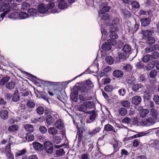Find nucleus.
I'll list each match as a JSON object with an SVG mask.
<instances>
[{
    "label": "nucleus",
    "mask_w": 159,
    "mask_h": 159,
    "mask_svg": "<svg viewBox=\"0 0 159 159\" xmlns=\"http://www.w3.org/2000/svg\"><path fill=\"white\" fill-rule=\"evenodd\" d=\"M153 32L148 30H143L142 31L143 38L144 39H147L152 35Z\"/></svg>",
    "instance_id": "nucleus-11"
},
{
    "label": "nucleus",
    "mask_w": 159,
    "mask_h": 159,
    "mask_svg": "<svg viewBox=\"0 0 159 159\" xmlns=\"http://www.w3.org/2000/svg\"><path fill=\"white\" fill-rule=\"evenodd\" d=\"M132 68V66L130 64H128L123 67L122 70L128 72L131 71Z\"/></svg>",
    "instance_id": "nucleus-38"
},
{
    "label": "nucleus",
    "mask_w": 159,
    "mask_h": 159,
    "mask_svg": "<svg viewBox=\"0 0 159 159\" xmlns=\"http://www.w3.org/2000/svg\"><path fill=\"white\" fill-rule=\"evenodd\" d=\"M19 19H25L28 18L29 17V15L28 13L24 12H21L19 14Z\"/></svg>",
    "instance_id": "nucleus-24"
},
{
    "label": "nucleus",
    "mask_w": 159,
    "mask_h": 159,
    "mask_svg": "<svg viewBox=\"0 0 159 159\" xmlns=\"http://www.w3.org/2000/svg\"><path fill=\"white\" fill-rule=\"evenodd\" d=\"M8 140H9V143H8L9 144H10L11 145V144L15 142V138L10 135L8 136Z\"/></svg>",
    "instance_id": "nucleus-63"
},
{
    "label": "nucleus",
    "mask_w": 159,
    "mask_h": 159,
    "mask_svg": "<svg viewBox=\"0 0 159 159\" xmlns=\"http://www.w3.org/2000/svg\"><path fill=\"white\" fill-rule=\"evenodd\" d=\"M149 112V111L148 109H142L140 110L139 112L140 116L141 117L143 118L148 114Z\"/></svg>",
    "instance_id": "nucleus-27"
},
{
    "label": "nucleus",
    "mask_w": 159,
    "mask_h": 159,
    "mask_svg": "<svg viewBox=\"0 0 159 159\" xmlns=\"http://www.w3.org/2000/svg\"><path fill=\"white\" fill-rule=\"evenodd\" d=\"M26 105L28 107L30 108L34 107L35 106L34 102L31 101V100L27 102Z\"/></svg>",
    "instance_id": "nucleus-56"
},
{
    "label": "nucleus",
    "mask_w": 159,
    "mask_h": 159,
    "mask_svg": "<svg viewBox=\"0 0 159 159\" xmlns=\"http://www.w3.org/2000/svg\"><path fill=\"white\" fill-rule=\"evenodd\" d=\"M142 98L138 96H136L134 97L132 100V102L133 104L135 105H138L141 102Z\"/></svg>",
    "instance_id": "nucleus-13"
},
{
    "label": "nucleus",
    "mask_w": 159,
    "mask_h": 159,
    "mask_svg": "<svg viewBox=\"0 0 159 159\" xmlns=\"http://www.w3.org/2000/svg\"><path fill=\"white\" fill-rule=\"evenodd\" d=\"M101 129L99 127H97L93 129L92 131L89 132V133L90 135H92L99 132L100 130Z\"/></svg>",
    "instance_id": "nucleus-51"
},
{
    "label": "nucleus",
    "mask_w": 159,
    "mask_h": 159,
    "mask_svg": "<svg viewBox=\"0 0 159 159\" xmlns=\"http://www.w3.org/2000/svg\"><path fill=\"white\" fill-rule=\"evenodd\" d=\"M119 21L118 18H116L113 20L111 25H110L109 26L106 27V28H108L110 32V36L111 38L112 41L113 39H116L118 37L117 34L115 33V31H117L119 30Z\"/></svg>",
    "instance_id": "nucleus-2"
},
{
    "label": "nucleus",
    "mask_w": 159,
    "mask_h": 159,
    "mask_svg": "<svg viewBox=\"0 0 159 159\" xmlns=\"http://www.w3.org/2000/svg\"><path fill=\"white\" fill-rule=\"evenodd\" d=\"M61 140V137L59 136H56L53 137V143L55 144L60 143Z\"/></svg>",
    "instance_id": "nucleus-36"
},
{
    "label": "nucleus",
    "mask_w": 159,
    "mask_h": 159,
    "mask_svg": "<svg viewBox=\"0 0 159 159\" xmlns=\"http://www.w3.org/2000/svg\"><path fill=\"white\" fill-rule=\"evenodd\" d=\"M18 129V126L17 125H15L9 126L8 128L9 132H13L17 131Z\"/></svg>",
    "instance_id": "nucleus-25"
},
{
    "label": "nucleus",
    "mask_w": 159,
    "mask_h": 159,
    "mask_svg": "<svg viewBox=\"0 0 159 159\" xmlns=\"http://www.w3.org/2000/svg\"><path fill=\"white\" fill-rule=\"evenodd\" d=\"M78 109L80 111L83 112H85L87 110L84 102L78 107Z\"/></svg>",
    "instance_id": "nucleus-42"
},
{
    "label": "nucleus",
    "mask_w": 159,
    "mask_h": 159,
    "mask_svg": "<svg viewBox=\"0 0 159 159\" xmlns=\"http://www.w3.org/2000/svg\"><path fill=\"white\" fill-rule=\"evenodd\" d=\"M17 9L16 4H14L13 1H11L10 3L3 4L0 8V11L3 12L1 15L2 20L3 19L5 15L9 13L11 10H16Z\"/></svg>",
    "instance_id": "nucleus-3"
},
{
    "label": "nucleus",
    "mask_w": 159,
    "mask_h": 159,
    "mask_svg": "<svg viewBox=\"0 0 159 159\" xmlns=\"http://www.w3.org/2000/svg\"><path fill=\"white\" fill-rule=\"evenodd\" d=\"M54 121V120L52 118V116L48 115L47 116L46 119V122L48 125H51Z\"/></svg>",
    "instance_id": "nucleus-28"
},
{
    "label": "nucleus",
    "mask_w": 159,
    "mask_h": 159,
    "mask_svg": "<svg viewBox=\"0 0 159 159\" xmlns=\"http://www.w3.org/2000/svg\"><path fill=\"white\" fill-rule=\"evenodd\" d=\"M151 21V19L149 18H143L140 19L141 25L143 27H146L149 25Z\"/></svg>",
    "instance_id": "nucleus-12"
},
{
    "label": "nucleus",
    "mask_w": 159,
    "mask_h": 159,
    "mask_svg": "<svg viewBox=\"0 0 159 159\" xmlns=\"http://www.w3.org/2000/svg\"><path fill=\"white\" fill-rule=\"evenodd\" d=\"M104 130L106 131L116 132L114 128L110 124H107L105 125Z\"/></svg>",
    "instance_id": "nucleus-21"
},
{
    "label": "nucleus",
    "mask_w": 159,
    "mask_h": 159,
    "mask_svg": "<svg viewBox=\"0 0 159 159\" xmlns=\"http://www.w3.org/2000/svg\"><path fill=\"white\" fill-rule=\"evenodd\" d=\"M15 86V83L13 82H10L6 84V87L10 89H13Z\"/></svg>",
    "instance_id": "nucleus-37"
},
{
    "label": "nucleus",
    "mask_w": 159,
    "mask_h": 159,
    "mask_svg": "<svg viewBox=\"0 0 159 159\" xmlns=\"http://www.w3.org/2000/svg\"><path fill=\"white\" fill-rule=\"evenodd\" d=\"M106 62L109 65H111L113 63L114 60L112 57L111 56H108L106 58Z\"/></svg>",
    "instance_id": "nucleus-43"
},
{
    "label": "nucleus",
    "mask_w": 159,
    "mask_h": 159,
    "mask_svg": "<svg viewBox=\"0 0 159 159\" xmlns=\"http://www.w3.org/2000/svg\"><path fill=\"white\" fill-rule=\"evenodd\" d=\"M150 113V115L152 118L155 119H156L158 115V113L157 111L155 108L151 109Z\"/></svg>",
    "instance_id": "nucleus-19"
},
{
    "label": "nucleus",
    "mask_w": 159,
    "mask_h": 159,
    "mask_svg": "<svg viewBox=\"0 0 159 159\" xmlns=\"http://www.w3.org/2000/svg\"><path fill=\"white\" fill-rule=\"evenodd\" d=\"M8 112L7 111L2 110L0 111V117L4 120H6L8 118Z\"/></svg>",
    "instance_id": "nucleus-20"
},
{
    "label": "nucleus",
    "mask_w": 159,
    "mask_h": 159,
    "mask_svg": "<svg viewBox=\"0 0 159 159\" xmlns=\"http://www.w3.org/2000/svg\"><path fill=\"white\" fill-rule=\"evenodd\" d=\"M30 6V4L28 3L25 2L22 4L21 8L24 11L26 10Z\"/></svg>",
    "instance_id": "nucleus-50"
},
{
    "label": "nucleus",
    "mask_w": 159,
    "mask_h": 159,
    "mask_svg": "<svg viewBox=\"0 0 159 159\" xmlns=\"http://www.w3.org/2000/svg\"><path fill=\"white\" fill-rule=\"evenodd\" d=\"M67 1L65 0H60L58 5L59 8L64 9L67 7Z\"/></svg>",
    "instance_id": "nucleus-14"
},
{
    "label": "nucleus",
    "mask_w": 159,
    "mask_h": 159,
    "mask_svg": "<svg viewBox=\"0 0 159 159\" xmlns=\"http://www.w3.org/2000/svg\"><path fill=\"white\" fill-rule=\"evenodd\" d=\"M142 87L143 85L141 84H136L133 85L132 87V89L134 91L137 92Z\"/></svg>",
    "instance_id": "nucleus-34"
},
{
    "label": "nucleus",
    "mask_w": 159,
    "mask_h": 159,
    "mask_svg": "<svg viewBox=\"0 0 159 159\" xmlns=\"http://www.w3.org/2000/svg\"><path fill=\"white\" fill-rule=\"evenodd\" d=\"M55 6L54 3L51 2L49 3L48 5L44 4L43 3H40L38 6V11L40 13L43 15V16L48 15L50 13H58L57 10V9H53L51 10Z\"/></svg>",
    "instance_id": "nucleus-1"
},
{
    "label": "nucleus",
    "mask_w": 159,
    "mask_h": 159,
    "mask_svg": "<svg viewBox=\"0 0 159 159\" xmlns=\"http://www.w3.org/2000/svg\"><path fill=\"white\" fill-rule=\"evenodd\" d=\"M24 127L26 131L29 133L32 132L33 131V127L30 124L25 125L24 126Z\"/></svg>",
    "instance_id": "nucleus-26"
},
{
    "label": "nucleus",
    "mask_w": 159,
    "mask_h": 159,
    "mask_svg": "<svg viewBox=\"0 0 159 159\" xmlns=\"http://www.w3.org/2000/svg\"><path fill=\"white\" fill-rule=\"evenodd\" d=\"M150 56L149 55H147L143 56L142 58L143 61L144 62H148L150 60Z\"/></svg>",
    "instance_id": "nucleus-55"
},
{
    "label": "nucleus",
    "mask_w": 159,
    "mask_h": 159,
    "mask_svg": "<svg viewBox=\"0 0 159 159\" xmlns=\"http://www.w3.org/2000/svg\"><path fill=\"white\" fill-rule=\"evenodd\" d=\"M123 72L120 70H116L113 73V75L117 78H120L123 75Z\"/></svg>",
    "instance_id": "nucleus-17"
},
{
    "label": "nucleus",
    "mask_w": 159,
    "mask_h": 159,
    "mask_svg": "<svg viewBox=\"0 0 159 159\" xmlns=\"http://www.w3.org/2000/svg\"><path fill=\"white\" fill-rule=\"evenodd\" d=\"M38 80H39L40 81L39 82H41L42 84L45 85H52L55 84V83L52 82L50 81H45L41 80H39V79H38Z\"/></svg>",
    "instance_id": "nucleus-40"
},
{
    "label": "nucleus",
    "mask_w": 159,
    "mask_h": 159,
    "mask_svg": "<svg viewBox=\"0 0 159 159\" xmlns=\"http://www.w3.org/2000/svg\"><path fill=\"white\" fill-rule=\"evenodd\" d=\"M10 78L8 77H3L0 81V85H4L9 80Z\"/></svg>",
    "instance_id": "nucleus-41"
},
{
    "label": "nucleus",
    "mask_w": 159,
    "mask_h": 159,
    "mask_svg": "<svg viewBox=\"0 0 159 159\" xmlns=\"http://www.w3.org/2000/svg\"><path fill=\"white\" fill-rule=\"evenodd\" d=\"M155 119L151 117H148L142 121L143 125L146 126H150L153 124L155 122Z\"/></svg>",
    "instance_id": "nucleus-8"
},
{
    "label": "nucleus",
    "mask_w": 159,
    "mask_h": 159,
    "mask_svg": "<svg viewBox=\"0 0 159 159\" xmlns=\"http://www.w3.org/2000/svg\"><path fill=\"white\" fill-rule=\"evenodd\" d=\"M148 39L147 41L148 43L149 44H153L155 42V39L152 37H150L147 39Z\"/></svg>",
    "instance_id": "nucleus-48"
},
{
    "label": "nucleus",
    "mask_w": 159,
    "mask_h": 159,
    "mask_svg": "<svg viewBox=\"0 0 159 159\" xmlns=\"http://www.w3.org/2000/svg\"><path fill=\"white\" fill-rule=\"evenodd\" d=\"M153 100L156 104H159V96L158 95H155L153 98Z\"/></svg>",
    "instance_id": "nucleus-64"
},
{
    "label": "nucleus",
    "mask_w": 159,
    "mask_h": 159,
    "mask_svg": "<svg viewBox=\"0 0 159 159\" xmlns=\"http://www.w3.org/2000/svg\"><path fill=\"white\" fill-rule=\"evenodd\" d=\"M19 14L17 12L12 13L11 14H9L8 17L12 19H19Z\"/></svg>",
    "instance_id": "nucleus-31"
},
{
    "label": "nucleus",
    "mask_w": 159,
    "mask_h": 159,
    "mask_svg": "<svg viewBox=\"0 0 159 159\" xmlns=\"http://www.w3.org/2000/svg\"><path fill=\"white\" fill-rule=\"evenodd\" d=\"M131 4L133 7L134 8H137L139 7V3L136 1H133L131 2Z\"/></svg>",
    "instance_id": "nucleus-60"
},
{
    "label": "nucleus",
    "mask_w": 159,
    "mask_h": 159,
    "mask_svg": "<svg viewBox=\"0 0 159 159\" xmlns=\"http://www.w3.org/2000/svg\"><path fill=\"white\" fill-rule=\"evenodd\" d=\"M78 95L75 94L74 93H71L70 98L73 101L76 102L78 100Z\"/></svg>",
    "instance_id": "nucleus-54"
},
{
    "label": "nucleus",
    "mask_w": 159,
    "mask_h": 159,
    "mask_svg": "<svg viewBox=\"0 0 159 159\" xmlns=\"http://www.w3.org/2000/svg\"><path fill=\"white\" fill-rule=\"evenodd\" d=\"M120 11L121 14H123L125 16L128 17L130 16V13L125 9H121Z\"/></svg>",
    "instance_id": "nucleus-47"
},
{
    "label": "nucleus",
    "mask_w": 159,
    "mask_h": 159,
    "mask_svg": "<svg viewBox=\"0 0 159 159\" xmlns=\"http://www.w3.org/2000/svg\"><path fill=\"white\" fill-rule=\"evenodd\" d=\"M44 111V109L41 106L38 107L37 109V112L39 115H42Z\"/></svg>",
    "instance_id": "nucleus-52"
},
{
    "label": "nucleus",
    "mask_w": 159,
    "mask_h": 159,
    "mask_svg": "<svg viewBox=\"0 0 159 159\" xmlns=\"http://www.w3.org/2000/svg\"><path fill=\"white\" fill-rule=\"evenodd\" d=\"M113 45L112 43V40L108 39L107 42H105L102 44V48L103 50L109 51L111 49V45Z\"/></svg>",
    "instance_id": "nucleus-9"
},
{
    "label": "nucleus",
    "mask_w": 159,
    "mask_h": 159,
    "mask_svg": "<svg viewBox=\"0 0 159 159\" xmlns=\"http://www.w3.org/2000/svg\"><path fill=\"white\" fill-rule=\"evenodd\" d=\"M131 50L130 46L127 44L125 45L122 48L123 51L125 53L130 52Z\"/></svg>",
    "instance_id": "nucleus-30"
},
{
    "label": "nucleus",
    "mask_w": 159,
    "mask_h": 159,
    "mask_svg": "<svg viewBox=\"0 0 159 159\" xmlns=\"http://www.w3.org/2000/svg\"><path fill=\"white\" fill-rule=\"evenodd\" d=\"M157 74V71L155 70H152L150 73L149 75L151 78L155 77Z\"/></svg>",
    "instance_id": "nucleus-49"
},
{
    "label": "nucleus",
    "mask_w": 159,
    "mask_h": 159,
    "mask_svg": "<svg viewBox=\"0 0 159 159\" xmlns=\"http://www.w3.org/2000/svg\"><path fill=\"white\" fill-rule=\"evenodd\" d=\"M63 126V123L61 120H58L56 122L55 126L58 129H62Z\"/></svg>",
    "instance_id": "nucleus-18"
},
{
    "label": "nucleus",
    "mask_w": 159,
    "mask_h": 159,
    "mask_svg": "<svg viewBox=\"0 0 159 159\" xmlns=\"http://www.w3.org/2000/svg\"><path fill=\"white\" fill-rule=\"evenodd\" d=\"M7 152L5 153L8 159H14V156L11 152V149L7 148Z\"/></svg>",
    "instance_id": "nucleus-35"
},
{
    "label": "nucleus",
    "mask_w": 159,
    "mask_h": 159,
    "mask_svg": "<svg viewBox=\"0 0 159 159\" xmlns=\"http://www.w3.org/2000/svg\"><path fill=\"white\" fill-rule=\"evenodd\" d=\"M84 103L87 109V108L90 109L93 107L94 104L93 102L87 101L84 102Z\"/></svg>",
    "instance_id": "nucleus-33"
},
{
    "label": "nucleus",
    "mask_w": 159,
    "mask_h": 159,
    "mask_svg": "<svg viewBox=\"0 0 159 159\" xmlns=\"http://www.w3.org/2000/svg\"><path fill=\"white\" fill-rule=\"evenodd\" d=\"M33 147L36 150L40 151L43 148V146L38 142H34L33 143Z\"/></svg>",
    "instance_id": "nucleus-16"
},
{
    "label": "nucleus",
    "mask_w": 159,
    "mask_h": 159,
    "mask_svg": "<svg viewBox=\"0 0 159 159\" xmlns=\"http://www.w3.org/2000/svg\"><path fill=\"white\" fill-rule=\"evenodd\" d=\"M39 130L43 134L45 133L47 131L46 128L43 126H42L39 127Z\"/></svg>",
    "instance_id": "nucleus-62"
},
{
    "label": "nucleus",
    "mask_w": 159,
    "mask_h": 159,
    "mask_svg": "<svg viewBox=\"0 0 159 159\" xmlns=\"http://www.w3.org/2000/svg\"><path fill=\"white\" fill-rule=\"evenodd\" d=\"M88 114H89V120L87 121L88 123H90L94 121L97 116V114L94 111H88L86 112Z\"/></svg>",
    "instance_id": "nucleus-10"
},
{
    "label": "nucleus",
    "mask_w": 159,
    "mask_h": 159,
    "mask_svg": "<svg viewBox=\"0 0 159 159\" xmlns=\"http://www.w3.org/2000/svg\"><path fill=\"white\" fill-rule=\"evenodd\" d=\"M122 106L126 108H128L130 106V103L128 101H122L121 102Z\"/></svg>",
    "instance_id": "nucleus-44"
},
{
    "label": "nucleus",
    "mask_w": 159,
    "mask_h": 159,
    "mask_svg": "<svg viewBox=\"0 0 159 159\" xmlns=\"http://www.w3.org/2000/svg\"><path fill=\"white\" fill-rule=\"evenodd\" d=\"M159 57V53L156 52H154L151 56V58L154 59H157Z\"/></svg>",
    "instance_id": "nucleus-61"
},
{
    "label": "nucleus",
    "mask_w": 159,
    "mask_h": 159,
    "mask_svg": "<svg viewBox=\"0 0 159 159\" xmlns=\"http://www.w3.org/2000/svg\"><path fill=\"white\" fill-rule=\"evenodd\" d=\"M44 147L46 152L52 153L53 151V146L52 143L50 142L47 141L44 143Z\"/></svg>",
    "instance_id": "nucleus-7"
},
{
    "label": "nucleus",
    "mask_w": 159,
    "mask_h": 159,
    "mask_svg": "<svg viewBox=\"0 0 159 159\" xmlns=\"http://www.w3.org/2000/svg\"><path fill=\"white\" fill-rule=\"evenodd\" d=\"M119 115L121 116H124L126 115L127 113V110L124 108H121L118 111Z\"/></svg>",
    "instance_id": "nucleus-29"
},
{
    "label": "nucleus",
    "mask_w": 159,
    "mask_h": 159,
    "mask_svg": "<svg viewBox=\"0 0 159 159\" xmlns=\"http://www.w3.org/2000/svg\"><path fill=\"white\" fill-rule=\"evenodd\" d=\"M140 140L136 139L133 140V146L134 147H137L140 144Z\"/></svg>",
    "instance_id": "nucleus-53"
},
{
    "label": "nucleus",
    "mask_w": 159,
    "mask_h": 159,
    "mask_svg": "<svg viewBox=\"0 0 159 159\" xmlns=\"http://www.w3.org/2000/svg\"><path fill=\"white\" fill-rule=\"evenodd\" d=\"M26 149H24L21 151L17 152L15 154V156L16 157L22 156L25 154L26 152Z\"/></svg>",
    "instance_id": "nucleus-46"
},
{
    "label": "nucleus",
    "mask_w": 159,
    "mask_h": 159,
    "mask_svg": "<svg viewBox=\"0 0 159 159\" xmlns=\"http://www.w3.org/2000/svg\"><path fill=\"white\" fill-rule=\"evenodd\" d=\"M131 120L130 118L128 117H126L122 120L121 122L123 124H128L129 123Z\"/></svg>",
    "instance_id": "nucleus-58"
},
{
    "label": "nucleus",
    "mask_w": 159,
    "mask_h": 159,
    "mask_svg": "<svg viewBox=\"0 0 159 159\" xmlns=\"http://www.w3.org/2000/svg\"><path fill=\"white\" fill-rule=\"evenodd\" d=\"M12 100L14 102H17L20 100V97L18 95V90H16L12 97Z\"/></svg>",
    "instance_id": "nucleus-23"
},
{
    "label": "nucleus",
    "mask_w": 159,
    "mask_h": 159,
    "mask_svg": "<svg viewBox=\"0 0 159 159\" xmlns=\"http://www.w3.org/2000/svg\"><path fill=\"white\" fill-rule=\"evenodd\" d=\"M37 10L34 8H30L28 11V13L29 16H35L38 14Z\"/></svg>",
    "instance_id": "nucleus-15"
},
{
    "label": "nucleus",
    "mask_w": 159,
    "mask_h": 159,
    "mask_svg": "<svg viewBox=\"0 0 159 159\" xmlns=\"http://www.w3.org/2000/svg\"><path fill=\"white\" fill-rule=\"evenodd\" d=\"M50 134L53 135L56 134L57 133V131L54 127H50L48 130Z\"/></svg>",
    "instance_id": "nucleus-39"
},
{
    "label": "nucleus",
    "mask_w": 159,
    "mask_h": 159,
    "mask_svg": "<svg viewBox=\"0 0 159 159\" xmlns=\"http://www.w3.org/2000/svg\"><path fill=\"white\" fill-rule=\"evenodd\" d=\"M47 111V110H46L45 112V114L47 113L46 111ZM48 112H47L48 114H49L50 113L52 115L51 116H53L54 118L53 119H54L55 121L59 118V116L57 113L53 112H51L49 110H48Z\"/></svg>",
    "instance_id": "nucleus-32"
},
{
    "label": "nucleus",
    "mask_w": 159,
    "mask_h": 159,
    "mask_svg": "<svg viewBox=\"0 0 159 159\" xmlns=\"http://www.w3.org/2000/svg\"><path fill=\"white\" fill-rule=\"evenodd\" d=\"M25 139L28 141H31L34 139V136L33 134L27 135L25 137Z\"/></svg>",
    "instance_id": "nucleus-57"
},
{
    "label": "nucleus",
    "mask_w": 159,
    "mask_h": 159,
    "mask_svg": "<svg viewBox=\"0 0 159 159\" xmlns=\"http://www.w3.org/2000/svg\"><path fill=\"white\" fill-rule=\"evenodd\" d=\"M102 8L99 12V13H100V14L105 13V12L108 11L111 8L110 7L107 5H103L102 6Z\"/></svg>",
    "instance_id": "nucleus-22"
},
{
    "label": "nucleus",
    "mask_w": 159,
    "mask_h": 159,
    "mask_svg": "<svg viewBox=\"0 0 159 159\" xmlns=\"http://www.w3.org/2000/svg\"><path fill=\"white\" fill-rule=\"evenodd\" d=\"M65 153L63 149L61 148L56 151V154L57 156H61L65 154Z\"/></svg>",
    "instance_id": "nucleus-45"
},
{
    "label": "nucleus",
    "mask_w": 159,
    "mask_h": 159,
    "mask_svg": "<svg viewBox=\"0 0 159 159\" xmlns=\"http://www.w3.org/2000/svg\"><path fill=\"white\" fill-rule=\"evenodd\" d=\"M11 145L9 144L5 140H2L0 143V152L5 153L7 152V148H10Z\"/></svg>",
    "instance_id": "nucleus-6"
},
{
    "label": "nucleus",
    "mask_w": 159,
    "mask_h": 159,
    "mask_svg": "<svg viewBox=\"0 0 159 159\" xmlns=\"http://www.w3.org/2000/svg\"><path fill=\"white\" fill-rule=\"evenodd\" d=\"M93 87V85L92 84L91 81H88L87 83L84 85V86H82L80 88V91L82 94L80 95L79 98L82 101H84L87 100L85 96L84 95V93H86L88 90H90Z\"/></svg>",
    "instance_id": "nucleus-4"
},
{
    "label": "nucleus",
    "mask_w": 159,
    "mask_h": 159,
    "mask_svg": "<svg viewBox=\"0 0 159 159\" xmlns=\"http://www.w3.org/2000/svg\"><path fill=\"white\" fill-rule=\"evenodd\" d=\"M99 16L100 17L101 23L106 24L107 25V27L109 26L110 25H111L113 20L111 21V22H110V16L108 14L99 13Z\"/></svg>",
    "instance_id": "nucleus-5"
},
{
    "label": "nucleus",
    "mask_w": 159,
    "mask_h": 159,
    "mask_svg": "<svg viewBox=\"0 0 159 159\" xmlns=\"http://www.w3.org/2000/svg\"><path fill=\"white\" fill-rule=\"evenodd\" d=\"M113 89L112 86L110 85H107L104 88V90L107 92L112 91Z\"/></svg>",
    "instance_id": "nucleus-59"
}]
</instances>
